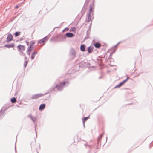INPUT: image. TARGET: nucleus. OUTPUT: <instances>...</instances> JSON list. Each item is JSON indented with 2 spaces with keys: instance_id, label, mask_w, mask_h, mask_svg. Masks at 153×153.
Wrapping results in <instances>:
<instances>
[{
  "instance_id": "f8f14e48",
  "label": "nucleus",
  "mask_w": 153,
  "mask_h": 153,
  "mask_svg": "<svg viewBox=\"0 0 153 153\" xmlns=\"http://www.w3.org/2000/svg\"><path fill=\"white\" fill-rule=\"evenodd\" d=\"M47 37H45L43 39L40 40L38 42L39 43L41 44L45 42V41L47 39Z\"/></svg>"
},
{
  "instance_id": "2f4dec72",
  "label": "nucleus",
  "mask_w": 153,
  "mask_h": 153,
  "mask_svg": "<svg viewBox=\"0 0 153 153\" xmlns=\"http://www.w3.org/2000/svg\"><path fill=\"white\" fill-rule=\"evenodd\" d=\"M45 105V104H41V105Z\"/></svg>"
},
{
  "instance_id": "c9c22d12",
  "label": "nucleus",
  "mask_w": 153,
  "mask_h": 153,
  "mask_svg": "<svg viewBox=\"0 0 153 153\" xmlns=\"http://www.w3.org/2000/svg\"><path fill=\"white\" fill-rule=\"evenodd\" d=\"M151 147H150V146H149V148H151Z\"/></svg>"
},
{
  "instance_id": "c85d7f7f",
  "label": "nucleus",
  "mask_w": 153,
  "mask_h": 153,
  "mask_svg": "<svg viewBox=\"0 0 153 153\" xmlns=\"http://www.w3.org/2000/svg\"><path fill=\"white\" fill-rule=\"evenodd\" d=\"M83 122V126H84V127H85V122Z\"/></svg>"
},
{
  "instance_id": "7ed1b4c3",
  "label": "nucleus",
  "mask_w": 153,
  "mask_h": 153,
  "mask_svg": "<svg viewBox=\"0 0 153 153\" xmlns=\"http://www.w3.org/2000/svg\"><path fill=\"white\" fill-rule=\"evenodd\" d=\"M27 117L30 118L33 122H35L37 120L36 117H33L31 114L28 115Z\"/></svg>"
},
{
  "instance_id": "6e6552de",
  "label": "nucleus",
  "mask_w": 153,
  "mask_h": 153,
  "mask_svg": "<svg viewBox=\"0 0 153 153\" xmlns=\"http://www.w3.org/2000/svg\"><path fill=\"white\" fill-rule=\"evenodd\" d=\"M104 134V132H103L102 134H101L100 136H99L98 137V140H97V143L98 144H99L100 141L101 140L102 137L103 136Z\"/></svg>"
},
{
  "instance_id": "f3484780",
  "label": "nucleus",
  "mask_w": 153,
  "mask_h": 153,
  "mask_svg": "<svg viewBox=\"0 0 153 153\" xmlns=\"http://www.w3.org/2000/svg\"><path fill=\"white\" fill-rule=\"evenodd\" d=\"M46 106H39V110L41 111L45 108Z\"/></svg>"
},
{
  "instance_id": "e433bc0d",
  "label": "nucleus",
  "mask_w": 153,
  "mask_h": 153,
  "mask_svg": "<svg viewBox=\"0 0 153 153\" xmlns=\"http://www.w3.org/2000/svg\"><path fill=\"white\" fill-rule=\"evenodd\" d=\"M37 153H38V152L37 151Z\"/></svg>"
},
{
  "instance_id": "4be33fe9",
  "label": "nucleus",
  "mask_w": 153,
  "mask_h": 153,
  "mask_svg": "<svg viewBox=\"0 0 153 153\" xmlns=\"http://www.w3.org/2000/svg\"><path fill=\"white\" fill-rule=\"evenodd\" d=\"M37 126L36 125H35V126H34L35 128V132H36V137H37V131H36V127Z\"/></svg>"
},
{
  "instance_id": "f257e3e1",
  "label": "nucleus",
  "mask_w": 153,
  "mask_h": 153,
  "mask_svg": "<svg viewBox=\"0 0 153 153\" xmlns=\"http://www.w3.org/2000/svg\"><path fill=\"white\" fill-rule=\"evenodd\" d=\"M9 106L8 107H3L1 110H0V119L4 117V113L5 112V111L8 108H10L11 106Z\"/></svg>"
},
{
  "instance_id": "f704fd0d",
  "label": "nucleus",
  "mask_w": 153,
  "mask_h": 153,
  "mask_svg": "<svg viewBox=\"0 0 153 153\" xmlns=\"http://www.w3.org/2000/svg\"><path fill=\"white\" fill-rule=\"evenodd\" d=\"M27 44L28 45V42H27Z\"/></svg>"
},
{
  "instance_id": "473e14b6",
  "label": "nucleus",
  "mask_w": 153,
  "mask_h": 153,
  "mask_svg": "<svg viewBox=\"0 0 153 153\" xmlns=\"http://www.w3.org/2000/svg\"><path fill=\"white\" fill-rule=\"evenodd\" d=\"M89 11H90V12H91V9H90V10H89Z\"/></svg>"
},
{
  "instance_id": "cd10ccee",
  "label": "nucleus",
  "mask_w": 153,
  "mask_h": 153,
  "mask_svg": "<svg viewBox=\"0 0 153 153\" xmlns=\"http://www.w3.org/2000/svg\"><path fill=\"white\" fill-rule=\"evenodd\" d=\"M33 54H34V55H35V54H36L37 53V52H35L33 53Z\"/></svg>"
},
{
  "instance_id": "393cba45",
  "label": "nucleus",
  "mask_w": 153,
  "mask_h": 153,
  "mask_svg": "<svg viewBox=\"0 0 153 153\" xmlns=\"http://www.w3.org/2000/svg\"><path fill=\"white\" fill-rule=\"evenodd\" d=\"M31 45L30 46H32L34 44V42L33 41H32L31 42Z\"/></svg>"
},
{
  "instance_id": "a878e982",
  "label": "nucleus",
  "mask_w": 153,
  "mask_h": 153,
  "mask_svg": "<svg viewBox=\"0 0 153 153\" xmlns=\"http://www.w3.org/2000/svg\"><path fill=\"white\" fill-rule=\"evenodd\" d=\"M72 54L74 56H75V52L74 51H73V52H72Z\"/></svg>"
},
{
  "instance_id": "9b49d317",
  "label": "nucleus",
  "mask_w": 153,
  "mask_h": 153,
  "mask_svg": "<svg viewBox=\"0 0 153 153\" xmlns=\"http://www.w3.org/2000/svg\"><path fill=\"white\" fill-rule=\"evenodd\" d=\"M66 35L68 37H72L73 36V34L72 33H66Z\"/></svg>"
},
{
  "instance_id": "412c9836",
  "label": "nucleus",
  "mask_w": 153,
  "mask_h": 153,
  "mask_svg": "<svg viewBox=\"0 0 153 153\" xmlns=\"http://www.w3.org/2000/svg\"><path fill=\"white\" fill-rule=\"evenodd\" d=\"M91 20V16L90 14H89L88 15V18L87 20L88 22H89Z\"/></svg>"
},
{
  "instance_id": "9d476101",
  "label": "nucleus",
  "mask_w": 153,
  "mask_h": 153,
  "mask_svg": "<svg viewBox=\"0 0 153 153\" xmlns=\"http://www.w3.org/2000/svg\"><path fill=\"white\" fill-rule=\"evenodd\" d=\"M14 44L13 43H10L8 44H6L4 45V47L8 48H13L14 46Z\"/></svg>"
},
{
  "instance_id": "39448f33",
  "label": "nucleus",
  "mask_w": 153,
  "mask_h": 153,
  "mask_svg": "<svg viewBox=\"0 0 153 153\" xmlns=\"http://www.w3.org/2000/svg\"><path fill=\"white\" fill-rule=\"evenodd\" d=\"M43 95L41 94H36L34 95H33L32 97V99H37L39 97L42 96Z\"/></svg>"
},
{
  "instance_id": "ddd939ff",
  "label": "nucleus",
  "mask_w": 153,
  "mask_h": 153,
  "mask_svg": "<svg viewBox=\"0 0 153 153\" xmlns=\"http://www.w3.org/2000/svg\"><path fill=\"white\" fill-rule=\"evenodd\" d=\"M85 47L83 45H81L80 47V49L82 51H84L85 50Z\"/></svg>"
},
{
  "instance_id": "b1692460",
  "label": "nucleus",
  "mask_w": 153,
  "mask_h": 153,
  "mask_svg": "<svg viewBox=\"0 0 153 153\" xmlns=\"http://www.w3.org/2000/svg\"><path fill=\"white\" fill-rule=\"evenodd\" d=\"M35 55H34V54H33L32 53V55H31V58L32 59H33L34 58V57H35Z\"/></svg>"
},
{
  "instance_id": "c756f323",
  "label": "nucleus",
  "mask_w": 153,
  "mask_h": 153,
  "mask_svg": "<svg viewBox=\"0 0 153 153\" xmlns=\"http://www.w3.org/2000/svg\"><path fill=\"white\" fill-rule=\"evenodd\" d=\"M15 153H16V145H15Z\"/></svg>"
},
{
  "instance_id": "dca6fc26",
  "label": "nucleus",
  "mask_w": 153,
  "mask_h": 153,
  "mask_svg": "<svg viewBox=\"0 0 153 153\" xmlns=\"http://www.w3.org/2000/svg\"><path fill=\"white\" fill-rule=\"evenodd\" d=\"M93 48L91 46H90L88 48V51L89 53H91L93 51Z\"/></svg>"
},
{
  "instance_id": "4468645a",
  "label": "nucleus",
  "mask_w": 153,
  "mask_h": 153,
  "mask_svg": "<svg viewBox=\"0 0 153 153\" xmlns=\"http://www.w3.org/2000/svg\"><path fill=\"white\" fill-rule=\"evenodd\" d=\"M31 46H30V47H28L27 49V54H28L29 55H30L31 51Z\"/></svg>"
},
{
  "instance_id": "5701e85b",
  "label": "nucleus",
  "mask_w": 153,
  "mask_h": 153,
  "mask_svg": "<svg viewBox=\"0 0 153 153\" xmlns=\"http://www.w3.org/2000/svg\"><path fill=\"white\" fill-rule=\"evenodd\" d=\"M27 61L25 62L24 63V66L25 67H26V66L27 65Z\"/></svg>"
},
{
  "instance_id": "a211bd4d",
  "label": "nucleus",
  "mask_w": 153,
  "mask_h": 153,
  "mask_svg": "<svg viewBox=\"0 0 153 153\" xmlns=\"http://www.w3.org/2000/svg\"><path fill=\"white\" fill-rule=\"evenodd\" d=\"M95 47L96 48H99L100 46L101 45L99 43H96L94 45Z\"/></svg>"
},
{
  "instance_id": "aec40b11",
  "label": "nucleus",
  "mask_w": 153,
  "mask_h": 153,
  "mask_svg": "<svg viewBox=\"0 0 153 153\" xmlns=\"http://www.w3.org/2000/svg\"><path fill=\"white\" fill-rule=\"evenodd\" d=\"M16 101V99L15 98H13L11 99V102L12 103H14Z\"/></svg>"
},
{
  "instance_id": "1a4fd4ad",
  "label": "nucleus",
  "mask_w": 153,
  "mask_h": 153,
  "mask_svg": "<svg viewBox=\"0 0 153 153\" xmlns=\"http://www.w3.org/2000/svg\"><path fill=\"white\" fill-rule=\"evenodd\" d=\"M84 145L85 146H88V148L89 149V151L88 152V153H91V146L90 145H88L87 142H86L84 144Z\"/></svg>"
},
{
  "instance_id": "7c9ffc66",
  "label": "nucleus",
  "mask_w": 153,
  "mask_h": 153,
  "mask_svg": "<svg viewBox=\"0 0 153 153\" xmlns=\"http://www.w3.org/2000/svg\"><path fill=\"white\" fill-rule=\"evenodd\" d=\"M16 8H18V6H17H17H16Z\"/></svg>"
},
{
  "instance_id": "2eb2a0df",
  "label": "nucleus",
  "mask_w": 153,
  "mask_h": 153,
  "mask_svg": "<svg viewBox=\"0 0 153 153\" xmlns=\"http://www.w3.org/2000/svg\"><path fill=\"white\" fill-rule=\"evenodd\" d=\"M89 117L90 116H89L88 117H84V118L82 119V122H85L87 121V120L90 118Z\"/></svg>"
},
{
  "instance_id": "6ab92c4d",
  "label": "nucleus",
  "mask_w": 153,
  "mask_h": 153,
  "mask_svg": "<svg viewBox=\"0 0 153 153\" xmlns=\"http://www.w3.org/2000/svg\"><path fill=\"white\" fill-rule=\"evenodd\" d=\"M20 32H17L15 33V36L16 37L19 36L20 34Z\"/></svg>"
},
{
  "instance_id": "f03ea898",
  "label": "nucleus",
  "mask_w": 153,
  "mask_h": 153,
  "mask_svg": "<svg viewBox=\"0 0 153 153\" xmlns=\"http://www.w3.org/2000/svg\"><path fill=\"white\" fill-rule=\"evenodd\" d=\"M66 83V82H63L58 84L56 86V88L59 90H61L63 88V85Z\"/></svg>"
},
{
  "instance_id": "0eeeda50",
  "label": "nucleus",
  "mask_w": 153,
  "mask_h": 153,
  "mask_svg": "<svg viewBox=\"0 0 153 153\" xmlns=\"http://www.w3.org/2000/svg\"><path fill=\"white\" fill-rule=\"evenodd\" d=\"M18 48L19 51H24L25 49V48L23 45H19L18 46Z\"/></svg>"
},
{
  "instance_id": "20e7f679",
  "label": "nucleus",
  "mask_w": 153,
  "mask_h": 153,
  "mask_svg": "<svg viewBox=\"0 0 153 153\" xmlns=\"http://www.w3.org/2000/svg\"><path fill=\"white\" fill-rule=\"evenodd\" d=\"M13 36L11 34H9L8 35V36L6 42H9L10 41L12 40Z\"/></svg>"
},
{
  "instance_id": "bb28decb",
  "label": "nucleus",
  "mask_w": 153,
  "mask_h": 153,
  "mask_svg": "<svg viewBox=\"0 0 153 153\" xmlns=\"http://www.w3.org/2000/svg\"><path fill=\"white\" fill-rule=\"evenodd\" d=\"M76 30V29L75 28H73L72 30L73 31H75Z\"/></svg>"
},
{
  "instance_id": "423d86ee",
  "label": "nucleus",
  "mask_w": 153,
  "mask_h": 153,
  "mask_svg": "<svg viewBox=\"0 0 153 153\" xmlns=\"http://www.w3.org/2000/svg\"><path fill=\"white\" fill-rule=\"evenodd\" d=\"M129 79V77H128L126 79L123 81L122 82L120 83L117 85L116 87H119L124 84L125 82H126L127 80Z\"/></svg>"
},
{
  "instance_id": "72a5a7b5",
  "label": "nucleus",
  "mask_w": 153,
  "mask_h": 153,
  "mask_svg": "<svg viewBox=\"0 0 153 153\" xmlns=\"http://www.w3.org/2000/svg\"><path fill=\"white\" fill-rule=\"evenodd\" d=\"M107 137H106V141H107Z\"/></svg>"
}]
</instances>
